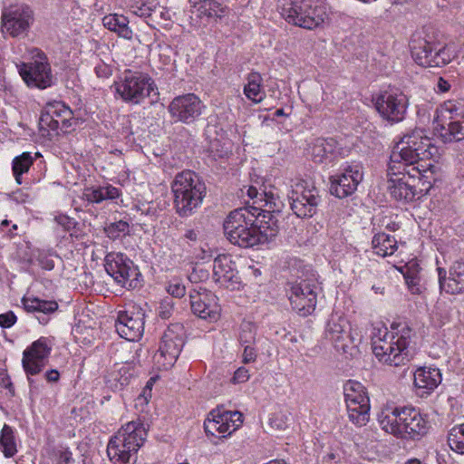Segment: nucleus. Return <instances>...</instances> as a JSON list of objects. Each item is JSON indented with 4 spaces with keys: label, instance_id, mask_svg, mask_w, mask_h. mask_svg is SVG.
I'll use <instances>...</instances> for the list:
<instances>
[{
    "label": "nucleus",
    "instance_id": "nucleus-1",
    "mask_svg": "<svg viewBox=\"0 0 464 464\" xmlns=\"http://www.w3.org/2000/svg\"><path fill=\"white\" fill-rule=\"evenodd\" d=\"M437 167L430 163L428 169H421L419 166L411 168L389 162L387 176V190L396 201L409 203L427 195L436 181Z\"/></svg>",
    "mask_w": 464,
    "mask_h": 464
},
{
    "label": "nucleus",
    "instance_id": "nucleus-2",
    "mask_svg": "<svg viewBox=\"0 0 464 464\" xmlns=\"http://www.w3.org/2000/svg\"><path fill=\"white\" fill-rule=\"evenodd\" d=\"M437 151V147L431 143L424 130L415 129L404 134L393 146L390 162L406 168L419 166L421 169H426L431 163H426V160H430Z\"/></svg>",
    "mask_w": 464,
    "mask_h": 464
},
{
    "label": "nucleus",
    "instance_id": "nucleus-3",
    "mask_svg": "<svg viewBox=\"0 0 464 464\" xmlns=\"http://www.w3.org/2000/svg\"><path fill=\"white\" fill-rule=\"evenodd\" d=\"M173 194V208L180 218H188L196 213L207 195L203 179L192 170H183L176 174L170 184Z\"/></svg>",
    "mask_w": 464,
    "mask_h": 464
},
{
    "label": "nucleus",
    "instance_id": "nucleus-4",
    "mask_svg": "<svg viewBox=\"0 0 464 464\" xmlns=\"http://www.w3.org/2000/svg\"><path fill=\"white\" fill-rule=\"evenodd\" d=\"M382 428L397 438L419 440L429 430L427 417L414 407H395L380 420Z\"/></svg>",
    "mask_w": 464,
    "mask_h": 464
},
{
    "label": "nucleus",
    "instance_id": "nucleus-5",
    "mask_svg": "<svg viewBox=\"0 0 464 464\" xmlns=\"http://www.w3.org/2000/svg\"><path fill=\"white\" fill-rule=\"evenodd\" d=\"M423 36L411 42V56L419 65L438 68L448 65L457 57L454 45L441 43L432 28L425 27Z\"/></svg>",
    "mask_w": 464,
    "mask_h": 464
},
{
    "label": "nucleus",
    "instance_id": "nucleus-6",
    "mask_svg": "<svg viewBox=\"0 0 464 464\" xmlns=\"http://www.w3.org/2000/svg\"><path fill=\"white\" fill-rule=\"evenodd\" d=\"M147 438V430L140 420L130 421L111 438L107 454L114 464L135 461L136 453Z\"/></svg>",
    "mask_w": 464,
    "mask_h": 464
},
{
    "label": "nucleus",
    "instance_id": "nucleus-7",
    "mask_svg": "<svg viewBox=\"0 0 464 464\" xmlns=\"http://www.w3.org/2000/svg\"><path fill=\"white\" fill-rule=\"evenodd\" d=\"M256 217L249 207L231 211L226 218L223 228L227 240L243 248L263 244L261 231L256 227Z\"/></svg>",
    "mask_w": 464,
    "mask_h": 464
},
{
    "label": "nucleus",
    "instance_id": "nucleus-8",
    "mask_svg": "<svg viewBox=\"0 0 464 464\" xmlns=\"http://www.w3.org/2000/svg\"><path fill=\"white\" fill-rule=\"evenodd\" d=\"M282 16L294 25L314 29L328 18L325 5L321 0H284Z\"/></svg>",
    "mask_w": 464,
    "mask_h": 464
},
{
    "label": "nucleus",
    "instance_id": "nucleus-9",
    "mask_svg": "<svg viewBox=\"0 0 464 464\" xmlns=\"http://www.w3.org/2000/svg\"><path fill=\"white\" fill-rule=\"evenodd\" d=\"M434 131L444 143L464 139V100H449L436 110Z\"/></svg>",
    "mask_w": 464,
    "mask_h": 464
},
{
    "label": "nucleus",
    "instance_id": "nucleus-10",
    "mask_svg": "<svg viewBox=\"0 0 464 464\" xmlns=\"http://www.w3.org/2000/svg\"><path fill=\"white\" fill-rule=\"evenodd\" d=\"M116 92L123 102L137 105L145 98L152 96L157 101L160 92L154 80L142 72L125 70L118 82H115Z\"/></svg>",
    "mask_w": 464,
    "mask_h": 464
},
{
    "label": "nucleus",
    "instance_id": "nucleus-11",
    "mask_svg": "<svg viewBox=\"0 0 464 464\" xmlns=\"http://www.w3.org/2000/svg\"><path fill=\"white\" fill-rule=\"evenodd\" d=\"M76 122L77 120L69 106L63 102L53 101L48 102L42 110L39 129L43 136L52 139L59 134V129L67 132Z\"/></svg>",
    "mask_w": 464,
    "mask_h": 464
},
{
    "label": "nucleus",
    "instance_id": "nucleus-12",
    "mask_svg": "<svg viewBox=\"0 0 464 464\" xmlns=\"http://www.w3.org/2000/svg\"><path fill=\"white\" fill-rule=\"evenodd\" d=\"M348 418L357 427L365 426L370 420V399L366 388L359 382L349 380L343 385Z\"/></svg>",
    "mask_w": 464,
    "mask_h": 464
},
{
    "label": "nucleus",
    "instance_id": "nucleus-13",
    "mask_svg": "<svg viewBox=\"0 0 464 464\" xmlns=\"http://www.w3.org/2000/svg\"><path fill=\"white\" fill-rule=\"evenodd\" d=\"M104 267L108 275L122 287L134 289L140 284V273L138 267L122 253L111 252L107 254L104 259Z\"/></svg>",
    "mask_w": 464,
    "mask_h": 464
},
{
    "label": "nucleus",
    "instance_id": "nucleus-14",
    "mask_svg": "<svg viewBox=\"0 0 464 464\" xmlns=\"http://www.w3.org/2000/svg\"><path fill=\"white\" fill-rule=\"evenodd\" d=\"M374 105L383 120L394 124L404 120L408 108V98L398 89H389L378 95Z\"/></svg>",
    "mask_w": 464,
    "mask_h": 464
},
{
    "label": "nucleus",
    "instance_id": "nucleus-15",
    "mask_svg": "<svg viewBox=\"0 0 464 464\" xmlns=\"http://www.w3.org/2000/svg\"><path fill=\"white\" fill-rule=\"evenodd\" d=\"M362 165L356 161L342 165L341 172L329 178L331 194L339 198L353 194L362 180Z\"/></svg>",
    "mask_w": 464,
    "mask_h": 464
},
{
    "label": "nucleus",
    "instance_id": "nucleus-16",
    "mask_svg": "<svg viewBox=\"0 0 464 464\" xmlns=\"http://www.w3.org/2000/svg\"><path fill=\"white\" fill-rule=\"evenodd\" d=\"M34 20V12L26 5L5 7L2 12V31L12 37L27 34Z\"/></svg>",
    "mask_w": 464,
    "mask_h": 464
},
{
    "label": "nucleus",
    "instance_id": "nucleus-17",
    "mask_svg": "<svg viewBox=\"0 0 464 464\" xmlns=\"http://www.w3.org/2000/svg\"><path fill=\"white\" fill-rule=\"evenodd\" d=\"M203 102L195 93H186L175 97L168 106V111L174 122L191 124L202 114Z\"/></svg>",
    "mask_w": 464,
    "mask_h": 464
},
{
    "label": "nucleus",
    "instance_id": "nucleus-18",
    "mask_svg": "<svg viewBox=\"0 0 464 464\" xmlns=\"http://www.w3.org/2000/svg\"><path fill=\"white\" fill-rule=\"evenodd\" d=\"M317 289L318 285L307 279L291 283L288 294L292 308L302 316L312 314L317 303Z\"/></svg>",
    "mask_w": 464,
    "mask_h": 464
},
{
    "label": "nucleus",
    "instance_id": "nucleus-19",
    "mask_svg": "<svg viewBox=\"0 0 464 464\" xmlns=\"http://www.w3.org/2000/svg\"><path fill=\"white\" fill-rule=\"evenodd\" d=\"M186 330L182 324H170L164 331L160 347L159 355L163 358V366L168 368L174 365L185 344Z\"/></svg>",
    "mask_w": 464,
    "mask_h": 464
},
{
    "label": "nucleus",
    "instance_id": "nucleus-20",
    "mask_svg": "<svg viewBox=\"0 0 464 464\" xmlns=\"http://www.w3.org/2000/svg\"><path fill=\"white\" fill-rule=\"evenodd\" d=\"M396 340L392 337L386 327L373 328L372 334V349L379 362L390 366H401L403 360L407 358V353H402L393 354L392 349Z\"/></svg>",
    "mask_w": 464,
    "mask_h": 464
},
{
    "label": "nucleus",
    "instance_id": "nucleus-21",
    "mask_svg": "<svg viewBox=\"0 0 464 464\" xmlns=\"http://www.w3.org/2000/svg\"><path fill=\"white\" fill-rule=\"evenodd\" d=\"M190 310L198 318L209 323L217 322L220 317V306L218 297L209 290L199 287L188 293Z\"/></svg>",
    "mask_w": 464,
    "mask_h": 464
},
{
    "label": "nucleus",
    "instance_id": "nucleus-22",
    "mask_svg": "<svg viewBox=\"0 0 464 464\" xmlns=\"http://www.w3.org/2000/svg\"><path fill=\"white\" fill-rule=\"evenodd\" d=\"M37 56L38 60L19 65L18 71L29 87L46 89L53 84L51 66L44 53L39 52Z\"/></svg>",
    "mask_w": 464,
    "mask_h": 464
},
{
    "label": "nucleus",
    "instance_id": "nucleus-23",
    "mask_svg": "<svg viewBox=\"0 0 464 464\" xmlns=\"http://www.w3.org/2000/svg\"><path fill=\"white\" fill-rule=\"evenodd\" d=\"M52 346L53 343L49 338L40 337L24 351L22 365L30 384L33 383V380L29 376L42 372L44 367V360L51 354Z\"/></svg>",
    "mask_w": 464,
    "mask_h": 464
},
{
    "label": "nucleus",
    "instance_id": "nucleus-24",
    "mask_svg": "<svg viewBox=\"0 0 464 464\" xmlns=\"http://www.w3.org/2000/svg\"><path fill=\"white\" fill-rule=\"evenodd\" d=\"M145 313L140 308L120 311L115 321L118 334L130 342L140 339L144 333Z\"/></svg>",
    "mask_w": 464,
    "mask_h": 464
},
{
    "label": "nucleus",
    "instance_id": "nucleus-25",
    "mask_svg": "<svg viewBox=\"0 0 464 464\" xmlns=\"http://www.w3.org/2000/svg\"><path fill=\"white\" fill-rule=\"evenodd\" d=\"M291 209L301 218H311L317 212V207L321 202V197L318 190L312 188L296 187L288 197Z\"/></svg>",
    "mask_w": 464,
    "mask_h": 464
},
{
    "label": "nucleus",
    "instance_id": "nucleus-26",
    "mask_svg": "<svg viewBox=\"0 0 464 464\" xmlns=\"http://www.w3.org/2000/svg\"><path fill=\"white\" fill-rule=\"evenodd\" d=\"M439 285L440 290L450 295L464 292V259L460 258L452 263L449 270V276L444 268H438Z\"/></svg>",
    "mask_w": 464,
    "mask_h": 464
},
{
    "label": "nucleus",
    "instance_id": "nucleus-27",
    "mask_svg": "<svg viewBox=\"0 0 464 464\" xmlns=\"http://www.w3.org/2000/svg\"><path fill=\"white\" fill-rule=\"evenodd\" d=\"M213 275L215 280L227 288L235 289L240 284L237 272L231 266L228 256H219L214 259Z\"/></svg>",
    "mask_w": 464,
    "mask_h": 464
},
{
    "label": "nucleus",
    "instance_id": "nucleus-28",
    "mask_svg": "<svg viewBox=\"0 0 464 464\" xmlns=\"http://www.w3.org/2000/svg\"><path fill=\"white\" fill-rule=\"evenodd\" d=\"M310 150L313 161L318 164L333 162L339 153L338 143L333 138H316Z\"/></svg>",
    "mask_w": 464,
    "mask_h": 464
},
{
    "label": "nucleus",
    "instance_id": "nucleus-29",
    "mask_svg": "<svg viewBox=\"0 0 464 464\" xmlns=\"http://www.w3.org/2000/svg\"><path fill=\"white\" fill-rule=\"evenodd\" d=\"M441 380V373L437 368L420 367L414 372V385L421 397L429 395Z\"/></svg>",
    "mask_w": 464,
    "mask_h": 464
},
{
    "label": "nucleus",
    "instance_id": "nucleus-30",
    "mask_svg": "<svg viewBox=\"0 0 464 464\" xmlns=\"http://www.w3.org/2000/svg\"><path fill=\"white\" fill-rule=\"evenodd\" d=\"M22 303L26 312L36 314V319L42 324H46L49 314L58 309V304L55 301L43 300L38 297H24Z\"/></svg>",
    "mask_w": 464,
    "mask_h": 464
},
{
    "label": "nucleus",
    "instance_id": "nucleus-31",
    "mask_svg": "<svg viewBox=\"0 0 464 464\" xmlns=\"http://www.w3.org/2000/svg\"><path fill=\"white\" fill-rule=\"evenodd\" d=\"M250 209L255 213L256 217V227L261 231L262 243H266L273 239L279 231L278 219L274 214L263 211L258 207H249Z\"/></svg>",
    "mask_w": 464,
    "mask_h": 464
},
{
    "label": "nucleus",
    "instance_id": "nucleus-32",
    "mask_svg": "<svg viewBox=\"0 0 464 464\" xmlns=\"http://www.w3.org/2000/svg\"><path fill=\"white\" fill-rule=\"evenodd\" d=\"M121 196L119 188L112 185L86 187L82 198L92 204H100L104 200L115 199Z\"/></svg>",
    "mask_w": 464,
    "mask_h": 464
},
{
    "label": "nucleus",
    "instance_id": "nucleus-33",
    "mask_svg": "<svg viewBox=\"0 0 464 464\" xmlns=\"http://www.w3.org/2000/svg\"><path fill=\"white\" fill-rule=\"evenodd\" d=\"M129 19L118 14H110L102 18V24L105 28L117 34L119 37L130 40L133 32L129 26Z\"/></svg>",
    "mask_w": 464,
    "mask_h": 464
},
{
    "label": "nucleus",
    "instance_id": "nucleus-34",
    "mask_svg": "<svg viewBox=\"0 0 464 464\" xmlns=\"http://www.w3.org/2000/svg\"><path fill=\"white\" fill-rule=\"evenodd\" d=\"M134 377V371L129 364L121 366L118 370L112 371L106 377V384L112 391H121L129 385Z\"/></svg>",
    "mask_w": 464,
    "mask_h": 464
},
{
    "label": "nucleus",
    "instance_id": "nucleus-35",
    "mask_svg": "<svg viewBox=\"0 0 464 464\" xmlns=\"http://www.w3.org/2000/svg\"><path fill=\"white\" fill-rule=\"evenodd\" d=\"M209 415L219 419L227 426V432L230 435L236 431L243 423V415L239 411H227L223 407H218L209 412Z\"/></svg>",
    "mask_w": 464,
    "mask_h": 464
},
{
    "label": "nucleus",
    "instance_id": "nucleus-36",
    "mask_svg": "<svg viewBox=\"0 0 464 464\" xmlns=\"http://www.w3.org/2000/svg\"><path fill=\"white\" fill-rule=\"evenodd\" d=\"M246 84L244 86V94L255 103L261 102L266 94L262 89L263 79L259 72H252L247 75Z\"/></svg>",
    "mask_w": 464,
    "mask_h": 464
},
{
    "label": "nucleus",
    "instance_id": "nucleus-37",
    "mask_svg": "<svg viewBox=\"0 0 464 464\" xmlns=\"http://www.w3.org/2000/svg\"><path fill=\"white\" fill-rule=\"evenodd\" d=\"M372 244L375 253L382 257L392 256L398 248L395 237L385 233L375 234Z\"/></svg>",
    "mask_w": 464,
    "mask_h": 464
},
{
    "label": "nucleus",
    "instance_id": "nucleus-38",
    "mask_svg": "<svg viewBox=\"0 0 464 464\" xmlns=\"http://www.w3.org/2000/svg\"><path fill=\"white\" fill-rule=\"evenodd\" d=\"M0 450L5 458H12L17 452L14 431L7 424H5L0 431Z\"/></svg>",
    "mask_w": 464,
    "mask_h": 464
},
{
    "label": "nucleus",
    "instance_id": "nucleus-39",
    "mask_svg": "<svg viewBox=\"0 0 464 464\" xmlns=\"http://www.w3.org/2000/svg\"><path fill=\"white\" fill-rule=\"evenodd\" d=\"M391 328L393 332L390 334L394 337L396 343L406 344L408 347H411L410 343L412 336H414V330L410 326L407 321H394L392 323Z\"/></svg>",
    "mask_w": 464,
    "mask_h": 464
},
{
    "label": "nucleus",
    "instance_id": "nucleus-40",
    "mask_svg": "<svg viewBox=\"0 0 464 464\" xmlns=\"http://www.w3.org/2000/svg\"><path fill=\"white\" fill-rule=\"evenodd\" d=\"M34 163L30 152H23L13 160L12 169L17 184H22V175L26 173Z\"/></svg>",
    "mask_w": 464,
    "mask_h": 464
},
{
    "label": "nucleus",
    "instance_id": "nucleus-41",
    "mask_svg": "<svg viewBox=\"0 0 464 464\" xmlns=\"http://www.w3.org/2000/svg\"><path fill=\"white\" fill-rule=\"evenodd\" d=\"M346 320L339 316H332L327 322L325 328L326 337L334 342L343 339Z\"/></svg>",
    "mask_w": 464,
    "mask_h": 464
},
{
    "label": "nucleus",
    "instance_id": "nucleus-42",
    "mask_svg": "<svg viewBox=\"0 0 464 464\" xmlns=\"http://www.w3.org/2000/svg\"><path fill=\"white\" fill-rule=\"evenodd\" d=\"M448 444L453 451L464 454V423L455 425L449 430Z\"/></svg>",
    "mask_w": 464,
    "mask_h": 464
},
{
    "label": "nucleus",
    "instance_id": "nucleus-43",
    "mask_svg": "<svg viewBox=\"0 0 464 464\" xmlns=\"http://www.w3.org/2000/svg\"><path fill=\"white\" fill-rule=\"evenodd\" d=\"M198 10L202 15L215 19H221L227 14V7H223L218 2L214 0L201 1Z\"/></svg>",
    "mask_w": 464,
    "mask_h": 464
},
{
    "label": "nucleus",
    "instance_id": "nucleus-44",
    "mask_svg": "<svg viewBox=\"0 0 464 464\" xmlns=\"http://www.w3.org/2000/svg\"><path fill=\"white\" fill-rule=\"evenodd\" d=\"M256 327L250 322H244L240 326L239 343L242 346L254 345L256 343Z\"/></svg>",
    "mask_w": 464,
    "mask_h": 464
},
{
    "label": "nucleus",
    "instance_id": "nucleus-45",
    "mask_svg": "<svg viewBox=\"0 0 464 464\" xmlns=\"http://www.w3.org/2000/svg\"><path fill=\"white\" fill-rule=\"evenodd\" d=\"M130 226L128 222L120 220L111 223L105 227V233L112 240L120 238L121 236L129 235Z\"/></svg>",
    "mask_w": 464,
    "mask_h": 464
},
{
    "label": "nucleus",
    "instance_id": "nucleus-46",
    "mask_svg": "<svg viewBox=\"0 0 464 464\" xmlns=\"http://www.w3.org/2000/svg\"><path fill=\"white\" fill-rule=\"evenodd\" d=\"M204 429L207 434L216 436V433H227V426L223 422H219V419L214 418L208 414V417L204 422Z\"/></svg>",
    "mask_w": 464,
    "mask_h": 464
},
{
    "label": "nucleus",
    "instance_id": "nucleus-47",
    "mask_svg": "<svg viewBox=\"0 0 464 464\" xmlns=\"http://www.w3.org/2000/svg\"><path fill=\"white\" fill-rule=\"evenodd\" d=\"M166 289L170 295L176 298H181L186 294L185 285L178 279L169 281Z\"/></svg>",
    "mask_w": 464,
    "mask_h": 464
},
{
    "label": "nucleus",
    "instance_id": "nucleus-48",
    "mask_svg": "<svg viewBox=\"0 0 464 464\" xmlns=\"http://www.w3.org/2000/svg\"><path fill=\"white\" fill-rule=\"evenodd\" d=\"M174 311V303L171 298H165L160 304L158 308V315L161 319H169Z\"/></svg>",
    "mask_w": 464,
    "mask_h": 464
},
{
    "label": "nucleus",
    "instance_id": "nucleus-49",
    "mask_svg": "<svg viewBox=\"0 0 464 464\" xmlns=\"http://www.w3.org/2000/svg\"><path fill=\"white\" fill-rule=\"evenodd\" d=\"M17 317L14 312L9 311L0 314V327L10 328L16 323Z\"/></svg>",
    "mask_w": 464,
    "mask_h": 464
},
{
    "label": "nucleus",
    "instance_id": "nucleus-50",
    "mask_svg": "<svg viewBox=\"0 0 464 464\" xmlns=\"http://www.w3.org/2000/svg\"><path fill=\"white\" fill-rule=\"evenodd\" d=\"M257 353L254 345H246L244 346V351L242 354V362L244 363L254 362L256 359Z\"/></svg>",
    "mask_w": 464,
    "mask_h": 464
},
{
    "label": "nucleus",
    "instance_id": "nucleus-51",
    "mask_svg": "<svg viewBox=\"0 0 464 464\" xmlns=\"http://www.w3.org/2000/svg\"><path fill=\"white\" fill-rule=\"evenodd\" d=\"M134 8L133 13L140 17H149L151 15L152 11L155 8V5L150 4H141L140 5L132 6Z\"/></svg>",
    "mask_w": 464,
    "mask_h": 464
},
{
    "label": "nucleus",
    "instance_id": "nucleus-52",
    "mask_svg": "<svg viewBox=\"0 0 464 464\" xmlns=\"http://www.w3.org/2000/svg\"><path fill=\"white\" fill-rule=\"evenodd\" d=\"M250 377L248 369L245 367H239L235 372L232 378L234 383H244L248 381Z\"/></svg>",
    "mask_w": 464,
    "mask_h": 464
},
{
    "label": "nucleus",
    "instance_id": "nucleus-53",
    "mask_svg": "<svg viewBox=\"0 0 464 464\" xmlns=\"http://www.w3.org/2000/svg\"><path fill=\"white\" fill-rule=\"evenodd\" d=\"M392 350L393 354L399 353V351L401 350L402 353H407V358L403 360V365L408 363L413 358V351L411 347H408L406 344L396 343Z\"/></svg>",
    "mask_w": 464,
    "mask_h": 464
},
{
    "label": "nucleus",
    "instance_id": "nucleus-54",
    "mask_svg": "<svg viewBox=\"0 0 464 464\" xmlns=\"http://www.w3.org/2000/svg\"><path fill=\"white\" fill-rule=\"evenodd\" d=\"M56 222L62 226L65 230L70 231L71 229L74 228L76 222L73 218L65 216V215H60L55 218Z\"/></svg>",
    "mask_w": 464,
    "mask_h": 464
},
{
    "label": "nucleus",
    "instance_id": "nucleus-55",
    "mask_svg": "<svg viewBox=\"0 0 464 464\" xmlns=\"http://www.w3.org/2000/svg\"><path fill=\"white\" fill-rule=\"evenodd\" d=\"M282 208L283 202L280 200L279 198H277L274 201H272L270 205L266 207V209H263V211L275 215V213H280L282 211Z\"/></svg>",
    "mask_w": 464,
    "mask_h": 464
},
{
    "label": "nucleus",
    "instance_id": "nucleus-56",
    "mask_svg": "<svg viewBox=\"0 0 464 464\" xmlns=\"http://www.w3.org/2000/svg\"><path fill=\"white\" fill-rule=\"evenodd\" d=\"M94 70L96 75L100 78H107L111 74V69L106 64H99Z\"/></svg>",
    "mask_w": 464,
    "mask_h": 464
},
{
    "label": "nucleus",
    "instance_id": "nucleus-57",
    "mask_svg": "<svg viewBox=\"0 0 464 464\" xmlns=\"http://www.w3.org/2000/svg\"><path fill=\"white\" fill-rule=\"evenodd\" d=\"M278 197L274 194L273 191H266V190H263L260 194V201H264L265 204L263 205V207H267L268 205H270V203L272 201H274L276 198H277Z\"/></svg>",
    "mask_w": 464,
    "mask_h": 464
},
{
    "label": "nucleus",
    "instance_id": "nucleus-58",
    "mask_svg": "<svg viewBox=\"0 0 464 464\" xmlns=\"http://www.w3.org/2000/svg\"><path fill=\"white\" fill-rule=\"evenodd\" d=\"M121 134L127 140L128 142H133L134 139L132 138L133 131L130 128V121L126 120L125 125L122 127L121 130Z\"/></svg>",
    "mask_w": 464,
    "mask_h": 464
},
{
    "label": "nucleus",
    "instance_id": "nucleus-59",
    "mask_svg": "<svg viewBox=\"0 0 464 464\" xmlns=\"http://www.w3.org/2000/svg\"><path fill=\"white\" fill-rule=\"evenodd\" d=\"M0 384L5 389L8 390L9 392L14 395V387L13 385V382L11 381V378L7 374H4L0 377Z\"/></svg>",
    "mask_w": 464,
    "mask_h": 464
},
{
    "label": "nucleus",
    "instance_id": "nucleus-60",
    "mask_svg": "<svg viewBox=\"0 0 464 464\" xmlns=\"http://www.w3.org/2000/svg\"><path fill=\"white\" fill-rule=\"evenodd\" d=\"M73 459L72 453L69 450H63L60 452L59 459L57 464H72Z\"/></svg>",
    "mask_w": 464,
    "mask_h": 464
},
{
    "label": "nucleus",
    "instance_id": "nucleus-61",
    "mask_svg": "<svg viewBox=\"0 0 464 464\" xmlns=\"http://www.w3.org/2000/svg\"><path fill=\"white\" fill-rule=\"evenodd\" d=\"M406 283L409 286V288L411 290L412 294H419L420 289L417 287L419 285V279L413 276H405Z\"/></svg>",
    "mask_w": 464,
    "mask_h": 464
},
{
    "label": "nucleus",
    "instance_id": "nucleus-62",
    "mask_svg": "<svg viewBox=\"0 0 464 464\" xmlns=\"http://www.w3.org/2000/svg\"><path fill=\"white\" fill-rule=\"evenodd\" d=\"M450 89V83L442 77H440L437 82V91L439 92H447Z\"/></svg>",
    "mask_w": 464,
    "mask_h": 464
},
{
    "label": "nucleus",
    "instance_id": "nucleus-63",
    "mask_svg": "<svg viewBox=\"0 0 464 464\" xmlns=\"http://www.w3.org/2000/svg\"><path fill=\"white\" fill-rule=\"evenodd\" d=\"M39 262H40V266L43 269H45V270H48V271H51L54 268V262L53 260L46 257V256H44V257H41L39 259Z\"/></svg>",
    "mask_w": 464,
    "mask_h": 464
},
{
    "label": "nucleus",
    "instance_id": "nucleus-64",
    "mask_svg": "<svg viewBox=\"0 0 464 464\" xmlns=\"http://www.w3.org/2000/svg\"><path fill=\"white\" fill-rule=\"evenodd\" d=\"M45 379L49 382H56L60 379V373L57 370L52 369L45 372Z\"/></svg>",
    "mask_w": 464,
    "mask_h": 464
}]
</instances>
